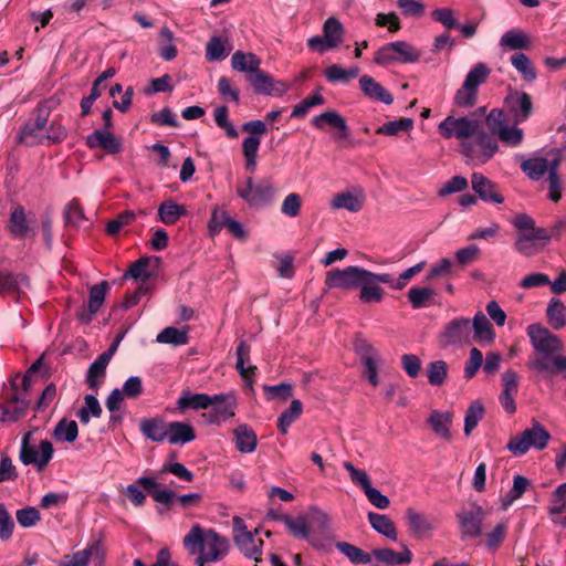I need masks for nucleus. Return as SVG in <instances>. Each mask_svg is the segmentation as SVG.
<instances>
[{
  "instance_id": "obj_53",
  "label": "nucleus",
  "mask_w": 566,
  "mask_h": 566,
  "mask_svg": "<svg viewBox=\"0 0 566 566\" xmlns=\"http://www.w3.org/2000/svg\"><path fill=\"white\" fill-rule=\"evenodd\" d=\"M392 49L397 54V62L399 63H415L421 56V52L406 41H395Z\"/></svg>"
},
{
  "instance_id": "obj_13",
  "label": "nucleus",
  "mask_w": 566,
  "mask_h": 566,
  "mask_svg": "<svg viewBox=\"0 0 566 566\" xmlns=\"http://www.w3.org/2000/svg\"><path fill=\"white\" fill-rule=\"evenodd\" d=\"M245 80L251 84L255 94L283 96L289 91V85L275 80L272 75L261 70L256 74L247 75Z\"/></svg>"
},
{
  "instance_id": "obj_32",
  "label": "nucleus",
  "mask_w": 566,
  "mask_h": 566,
  "mask_svg": "<svg viewBox=\"0 0 566 566\" xmlns=\"http://www.w3.org/2000/svg\"><path fill=\"white\" fill-rule=\"evenodd\" d=\"M250 345L245 340H240L237 345L235 368L240 376L252 387V377L256 373V366L245 367L244 364L250 359Z\"/></svg>"
},
{
  "instance_id": "obj_23",
  "label": "nucleus",
  "mask_w": 566,
  "mask_h": 566,
  "mask_svg": "<svg viewBox=\"0 0 566 566\" xmlns=\"http://www.w3.org/2000/svg\"><path fill=\"white\" fill-rule=\"evenodd\" d=\"M30 220L28 219L24 208L22 206H17L11 211L10 219L8 222L9 232L18 239H23L29 235L34 237L35 231L30 227Z\"/></svg>"
},
{
  "instance_id": "obj_37",
  "label": "nucleus",
  "mask_w": 566,
  "mask_h": 566,
  "mask_svg": "<svg viewBox=\"0 0 566 566\" xmlns=\"http://www.w3.org/2000/svg\"><path fill=\"white\" fill-rule=\"evenodd\" d=\"M357 349L363 355V363L365 366L364 375L368 378L373 386H377L378 368L375 356L370 354L373 352L371 346L366 342H361L359 345H357Z\"/></svg>"
},
{
  "instance_id": "obj_51",
  "label": "nucleus",
  "mask_w": 566,
  "mask_h": 566,
  "mask_svg": "<svg viewBox=\"0 0 566 566\" xmlns=\"http://www.w3.org/2000/svg\"><path fill=\"white\" fill-rule=\"evenodd\" d=\"M336 548L344 554L352 563L366 565L371 562L370 554L347 542H337Z\"/></svg>"
},
{
  "instance_id": "obj_62",
  "label": "nucleus",
  "mask_w": 566,
  "mask_h": 566,
  "mask_svg": "<svg viewBox=\"0 0 566 566\" xmlns=\"http://www.w3.org/2000/svg\"><path fill=\"white\" fill-rule=\"evenodd\" d=\"M64 223L67 227H78L85 219L83 209L77 199H72L63 211Z\"/></svg>"
},
{
  "instance_id": "obj_15",
  "label": "nucleus",
  "mask_w": 566,
  "mask_h": 566,
  "mask_svg": "<svg viewBox=\"0 0 566 566\" xmlns=\"http://www.w3.org/2000/svg\"><path fill=\"white\" fill-rule=\"evenodd\" d=\"M109 291L107 281H102L98 284L92 285L88 291L87 308H82L77 314V318L85 324H88L93 316L99 311L103 305L106 294Z\"/></svg>"
},
{
  "instance_id": "obj_17",
  "label": "nucleus",
  "mask_w": 566,
  "mask_h": 566,
  "mask_svg": "<svg viewBox=\"0 0 566 566\" xmlns=\"http://www.w3.org/2000/svg\"><path fill=\"white\" fill-rule=\"evenodd\" d=\"M390 282L389 273H374L373 276L364 279V283L359 285V300L365 303H379L382 301L385 291L379 283Z\"/></svg>"
},
{
  "instance_id": "obj_57",
  "label": "nucleus",
  "mask_w": 566,
  "mask_h": 566,
  "mask_svg": "<svg viewBox=\"0 0 566 566\" xmlns=\"http://www.w3.org/2000/svg\"><path fill=\"white\" fill-rule=\"evenodd\" d=\"M334 209H346L350 212H357L363 208V200L352 192L337 193L332 201Z\"/></svg>"
},
{
  "instance_id": "obj_49",
  "label": "nucleus",
  "mask_w": 566,
  "mask_h": 566,
  "mask_svg": "<svg viewBox=\"0 0 566 566\" xmlns=\"http://www.w3.org/2000/svg\"><path fill=\"white\" fill-rule=\"evenodd\" d=\"M490 74L491 70L485 63H476L467 74L463 84H465V88L478 91L479 86L488 80Z\"/></svg>"
},
{
  "instance_id": "obj_35",
  "label": "nucleus",
  "mask_w": 566,
  "mask_h": 566,
  "mask_svg": "<svg viewBox=\"0 0 566 566\" xmlns=\"http://www.w3.org/2000/svg\"><path fill=\"white\" fill-rule=\"evenodd\" d=\"M235 447L240 452L251 453L255 450L258 439L255 432L247 424L234 429Z\"/></svg>"
},
{
  "instance_id": "obj_8",
  "label": "nucleus",
  "mask_w": 566,
  "mask_h": 566,
  "mask_svg": "<svg viewBox=\"0 0 566 566\" xmlns=\"http://www.w3.org/2000/svg\"><path fill=\"white\" fill-rule=\"evenodd\" d=\"M497 142L484 130L475 135L474 140L461 142V153L470 160L484 164L497 151Z\"/></svg>"
},
{
  "instance_id": "obj_34",
  "label": "nucleus",
  "mask_w": 566,
  "mask_h": 566,
  "mask_svg": "<svg viewBox=\"0 0 566 566\" xmlns=\"http://www.w3.org/2000/svg\"><path fill=\"white\" fill-rule=\"evenodd\" d=\"M474 331V337L482 344H490L493 342L495 334L492 324L488 319V317L479 312L475 314L471 329Z\"/></svg>"
},
{
  "instance_id": "obj_18",
  "label": "nucleus",
  "mask_w": 566,
  "mask_h": 566,
  "mask_svg": "<svg viewBox=\"0 0 566 566\" xmlns=\"http://www.w3.org/2000/svg\"><path fill=\"white\" fill-rule=\"evenodd\" d=\"M471 185L474 192L484 202L500 205L504 201L499 186L482 174L473 172L471 176Z\"/></svg>"
},
{
  "instance_id": "obj_45",
  "label": "nucleus",
  "mask_w": 566,
  "mask_h": 566,
  "mask_svg": "<svg viewBox=\"0 0 566 566\" xmlns=\"http://www.w3.org/2000/svg\"><path fill=\"white\" fill-rule=\"evenodd\" d=\"M428 423L437 434L446 439L450 438V426L452 423L451 412L433 410L428 418Z\"/></svg>"
},
{
  "instance_id": "obj_16",
  "label": "nucleus",
  "mask_w": 566,
  "mask_h": 566,
  "mask_svg": "<svg viewBox=\"0 0 566 566\" xmlns=\"http://www.w3.org/2000/svg\"><path fill=\"white\" fill-rule=\"evenodd\" d=\"M211 407L213 410L209 413L210 423H219L220 419L227 420L235 415V395L232 391L211 395Z\"/></svg>"
},
{
  "instance_id": "obj_58",
  "label": "nucleus",
  "mask_w": 566,
  "mask_h": 566,
  "mask_svg": "<svg viewBox=\"0 0 566 566\" xmlns=\"http://www.w3.org/2000/svg\"><path fill=\"white\" fill-rule=\"evenodd\" d=\"M274 193L275 189L269 179L258 181L253 187V206L271 202Z\"/></svg>"
},
{
  "instance_id": "obj_41",
  "label": "nucleus",
  "mask_w": 566,
  "mask_h": 566,
  "mask_svg": "<svg viewBox=\"0 0 566 566\" xmlns=\"http://www.w3.org/2000/svg\"><path fill=\"white\" fill-rule=\"evenodd\" d=\"M546 316L553 329H562L566 325V307L563 302L553 297L546 308Z\"/></svg>"
},
{
  "instance_id": "obj_59",
  "label": "nucleus",
  "mask_w": 566,
  "mask_h": 566,
  "mask_svg": "<svg viewBox=\"0 0 566 566\" xmlns=\"http://www.w3.org/2000/svg\"><path fill=\"white\" fill-rule=\"evenodd\" d=\"M213 117L217 126L223 129L229 138H238V130L229 120V109L226 105L218 106L213 112Z\"/></svg>"
},
{
  "instance_id": "obj_33",
  "label": "nucleus",
  "mask_w": 566,
  "mask_h": 566,
  "mask_svg": "<svg viewBox=\"0 0 566 566\" xmlns=\"http://www.w3.org/2000/svg\"><path fill=\"white\" fill-rule=\"evenodd\" d=\"M109 361L103 356L98 357L90 365L86 373V382L90 389L97 390L106 376V368Z\"/></svg>"
},
{
  "instance_id": "obj_39",
  "label": "nucleus",
  "mask_w": 566,
  "mask_h": 566,
  "mask_svg": "<svg viewBox=\"0 0 566 566\" xmlns=\"http://www.w3.org/2000/svg\"><path fill=\"white\" fill-rule=\"evenodd\" d=\"M500 45L514 51L528 50L531 48V40L523 31L511 29L501 36Z\"/></svg>"
},
{
  "instance_id": "obj_46",
  "label": "nucleus",
  "mask_w": 566,
  "mask_h": 566,
  "mask_svg": "<svg viewBox=\"0 0 566 566\" xmlns=\"http://www.w3.org/2000/svg\"><path fill=\"white\" fill-rule=\"evenodd\" d=\"M78 436V426L76 421H67L65 418L61 419L53 430V438L56 441L74 442Z\"/></svg>"
},
{
  "instance_id": "obj_9",
  "label": "nucleus",
  "mask_w": 566,
  "mask_h": 566,
  "mask_svg": "<svg viewBox=\"0 0 566 566\" xmlns=\"http://www.w3.org/2000/svg\"><path fill=\"white\" fill-rule=\"evenodd\" d=\"M479 132V120L468 117L454 118L453 116H448L439 124V133L447 139L455 137L462 142L469 140V138L475 136Z\"/></svg>"
},
{
  "instance_id": "obj_21",
  "label": "nucleus",
  "mask_w": 566,
  "mask_h": 566,
  "mask_svg": "<svg viewBox=\"0 0 566 566\" xmlns=\"http://www.w3.org/2000/svg\"><path fill=\"white\" fill-rule=\"evenodd\" d=\"M86 146L91 149L102 148L111 155L122 151L120 139L106 129H96L88 135L86 137Z\"/></svg>"
},
{
  "instance_id": "obj_54",
  "label": "nucleus",
  "mask_w": 566,
  "mask_h": 566,
  "mask_svg": "<svg viewBox=\"0 0 566 566\" xmlns=\"http://www.w3.org/2000/svg\"><path fill=\"white\" fill-rule=\"evenodd\" d=\"M448 364L444 360L430 361L426 367L428 381L432 386H441L448 377Z\"/></svg>"
},
{
  "instance_id": "obj_26",
  "label": "nucleus",
  "mask_w": 566,
  "mask_h": 566,
  "mask_svg": "<svg viewBox=\"0 0 566 566\" xmlns=\"http://www.w3.org/2000/svg\"><path fill=\"white\" fill-rule=\"evenodd\" d=\"M167 429L168 422H165L159 417L144 418L140 420V431L143 436L154 442H161L167 439Z\"/></svg>"
},
{
  "instance_id": "obj_19",
  "label": "nucleus",
  "mask_w": 566,
  "mask_h": 566,
  "mask_svg": "<svg viewBox=\"0 0 566 566\" xmlns=\"http://www.w3.org/2000/svg\"><path fill=\"white\" fill-rule=\"evenodd\" d=\"M505 104L514 116L515 123H523L530 118L533 112L531 95L525 92L514 91L505 97Z\"/></svg>"
},
{
  "instance_id": "obj_63",
  "label": "nucleus",
  "mask_w": 566,
  "mask_h": 566,
  "mask_svg": "<svg viewBox=\"0 0 566 566\" xmlns=\"http://www.w3.org/2000/svg\"><path fill=\"white\" fill-rule=\"evenodd\" d=\"M136 219V214L132 210L120 212L116 218L109 220L106 224V233L111 237L117 235L120 230L132 224Z\"/></svg>"
},
{
  "instance_id": "obj_31",
  "label": "nucleus",
  "mask_w": 566,
  "mask_h": 566,
  "mask_svg": "<svg viewBox=\"0 0 566 566\" xmlns=\"http://www.w3.org/2000/svg\"><path fill=\"white\" fill-rule=\"evenodd\" d=\"M177 407L180 411L208 409L211 407V395L192 394L190 390H184L177 400Z\"/></svg>"
},
{
  "instance_id": "obj_7",
  "label": "nucleus",
  "mask_w": 566,
  "mask_h": 566,
  "mask_svg": "<svg viewBox=\"0 0 566 566\" xmlns=\"http://www.w3.org/2000/svg\"><path fill=\"white\" fill-rule=\"evenodd\" d=\"M369 276H373V272L360 266L333 269L326 273L325 285L328 289L355 290Z\"/></svg>"
},
{
  "instance_id": "obj_38",
  "label": "nucleus",
  "mask_w": 566,
  "mask_h": 566,
  "mask_svg": "<svg viewBox=\"0 0 566 566\" xmlns=\"http://www.w3.org/2000/svg\"><path fill=\"white\" fill-rule=\"evenodd\" d=\"M101 547L94 543L85 549L78 551L72 555H65L59 563V566H87L92 556H99Z\"/></svg>"
},
{
  "instance_id": "obj_60",
  "label": "nucleus",
  "mask_w": 566,
  "mask_h": 566,
  "mask_svg": "<svg viewBox=\"0 0 566 566\" xmlns=\"http://www.w3.org/2000/svg\"><path fill=\"white\" fill-rule=\"evenodd\" d=\"M530 480L523 475H515L513 480V488L502 500V505L507 509L515 500L520 499L527 490Z\"/></svg>"
},
{
  "instance_id": "obj_56",
  "label": "nucleus",
  "mask_w": 566,
  "mask_h": 566,
  "mask_svg": "<svg viewBox=\"0 0 566 566\" xmlns=\"http://www.w3.org/2000/svg\"><path fill=\"white\" fill-rule=\"evenodd\" d=\"M434 294L436 292L431 287L412 286L408 291V300L413 308H422L428 306Z\"/></svg>"
},
{
  "instance_id": "obj_2",
  "label": "nucleus",
  "mask_w": 566,
  "mask_h": 566,
  "mask_svg": "<svg viewBox=\"0 0 566 566\" xmlns=\"http://www.w3.org/2000/svg\"><path fill=\"white\" fill-rule=\"evenodd\" d=\"M184 547L189 554L203 553L212 562L226 557L230 551V542L213 528L203 530L195 524L182 539Z\"/></svg>"
},
{
  "instance_id": "obj_52",
  "label": "nucleus",
  "mask_w": 566,
  "mask_h": 566,
  "mask_svg": "<svg viewBox=\"0 0 566 566\" xmlns=\"http://www.w3.org/2000/svg\"><path fill=\"white\" fill-rule=\"evenodd\" d=\"M158 343L170 344L174 346L186 345L189 342V336L187 331H180L176 327L168 326L164 328L158 335Z\"/></svg>"
},
{
  "instance_id": "obj_6",
  "label": "nucleus",
  "mask_w": 566,
  "mask_h": 566,
  "mask_svg": "<svg viewBox=\"0 0 566 566\" xmlns=\"http://www.w3.org/2000/svg\"><path fill=\"white\" fill-rule=\"evenodd\" d=\"M34 118L29 119L21 127L17 143L27 147L42 145L45 142V126L49 122L50 112L45 107H36L33 112Z\"/></svg>"
},
{
  "instance_id": "obj_1",
  "label": "nucleus",
  "mask_w": 566,
  "mask_h": 566,
  "mask_svg": "<svg viewBox=\"0 0 566 566\" xmlns=\"http://www.w3.org/2000/svg\"><path fill=\"white\" fill-rule=\"evenodd\" d=\"M527 336L534 349L527 367L545 377L562 375L566 379V356L560 355L564 348L560 338L541 324H531Z\"/></svg>"
},
{
  "instance_id": "obj_27",
  "label": "nucleus",
  "mask_w": 566,
  "mask_h": 566,
  "mask_svg": "<svg viewBox=\"0 0 566 566\" xmlns=\"http://www.w3.org/2000/svg\"><path fill=\"white\" fill-rule=\"evenodd\" d=\"M311 124L317 129H323L324 125L327 124L339 130L340 138H346L348 136V126L346 120L336 111H326L321 115L313 117Z\"/></svg>"
},
{
  "instance_id": "obj_44",
  "label": "nucleus",
  "mask_w": 566,
  "mask_h": 566,
  "mask_svg": "<svg viewBox=\"0 0 566 566\" xmlns=\"http://www.w3.org/2000/svg\"><path fill=\"white\" fill-rule=\"evenodd\" d=\"M368 521L373 528L378 533L385 535L386 537L396 541L397 539V531L394 522L384 514L369 512Z\"/></svg>"
},
{
  "instance_id": "obj_20",
  "label": "nucleus",
  "mask_w": 566,
  "mask_h": 566,
  "mask_svg": "<svg viewBox=\"0 0 566 566\" xmlns=\"http://www.w3.org/2000/svg\"><path fill=\"white\" fill-rule=\"evenodd\" d=\"M161 265V259L159 256H142L133 262L127 271L124 273V279L140 280L142 283H147L148 280L156 275L149 268L158 270Z\"/></svg>"
},
{
  "instance_id": "obj_22",
  "label": "nucleus",
  "mask_w": 566,
  "mask_h": 566,
  "mask_svg": "<svg viewBox=\"0 0 566 566\" xmlns=\"http://www.w3.org/2000/svg\"><path fill=\"white\" fill-rule=\"evenodd\" d=\"M30 287V280L23 273H12L0 270V296L20 295L24 289Z\"/></svg>"
},
{
  "instance_id": "obj_36",
  "label": "nucleus",
  "mask_w": 566,
  "mask_h": 566,
  "mask_svg": "<svg viewBox=\"0 0 566 566\" xmlns=\"http://www.w3.org/2000/svg\"><path fill=\"white\" fill-rule=\"evenodd\" d=\"M187 214V209L182 205H178L171 199L164 201L158 207V218L159 220L167 224L176 223L181 217Z\"/></svg>"
},
{
  "instance_id": "obj_30",
  "label": "nucleus",
  "mask_w": 566,
  "mask_h": 566,
  "mask_svg": "<svg viewBox=\"0 0 566 566\" xmlns=\"http://www.w3.org/2000/svg\"><path fill=\"white\" fill-rule=\"evenodd\" d=\"M167 440L171 444H185L196 439V432L191 424L172 421L168 422Z\"/></svg>"
},
{
  "instance_id": "obj_47",
  "label": "nucleus",
  "mask_w": 566,
  "mask_h": 566,
  "mask_svg": "<svg viewBox=\"0 0 566 566\" xmlns=\"http://www.w3.org/2000/svg\"><path fill=\"white\" fill-rule=\"evenodd\" d=\"M510 61L525 81L533 82L536 78L537 72L526 54L515 53L510 57Z\"/></svg>"
},
{
  "instance_id": "obj_43",
  "label": "nucleus",
  "mask_w": 566,
  "mask_h": 566,
  "mask_svg": "<svg viewBox=\"0 0 566 566\" xmlns=\"http://www.w3.org/2000/svg\"><path fill=\"white\" fill-rule=\"evenodd\" d=\"M174 41H175V36H174L172 31L167 27H163L160 29L159 40H158V43H159L158 54L163 60L171 61L177 56L178 50H177V46L174 44Z\"/></svg>"
},
{
  "instance_id": "obj_42",
  "label": "nucleus",
  "mask_w": 566,
  "mask_h": 566,
  "mask_svg": "<svg viewBox=\"0 0 566 566\" xmlns=\"http://www.w3.org/2000/svg\"><path fill=\"white\" fill-rule=\"evenodd\" d=\"M344 27L338 19L329 17L323 24V35L325 43L329 46L336 48L343 41Z\"/></svg>"
},
{
  "instance_id": "obj_48",
  "label": "nucleus",
  "mask_w": 566,
  "mask_h": 566,
  "mask_svg": "<svg viewBox=\"0 0 566 566\" xmlns=\"http://www.w3.org/2000/svg\"><path fill=\"white\" fill-rule=\"evenodd\" d=\"M484 412V406L480 400H473L469 405L464 417L465 436H470L471 432L476 428L478 423L483 419Z\"/></svg>"
},
{
  "instance_id": "obj_3",
  "label": "nucleus",
  "mask_w": 566,
  "mask_h": 566,
  "mask_svg": "<svg viewBox=\"0 0 566 566\" xmlns=\"http://www.w3.org/2000/svg\"><path fill=\"white\" fill-rule=\"evenodd\" d=\"M140 488H143L155 502L166 507H171L175 492L169 489H158V483L150 476H140L134 483L127 485L125 495L135 506H143L146 501V495Z\"/></svg>"
},
{
  "instance_id": "obj_50",
  "label": "nucleus",
  "mask_w": 566,
  "mask_h": 566,
  "mask_svg": "<svg viewBox=\"0 0 566 566\" xmlns=\"http://www.w3.org/2000/svg\"><path fill=\"white\" fill-rule=\"evenodd\" d=\"M303 405L300 400H292L290 407L277 419V428L281 433H287L290 426L302 415Z\"/></svg>"
},
{
  "instance_id": "obj_25",
  "label": "nucleus",
  "mask_w": 566,
  "mask_h": 566,
  "mask_svg": "<svg viewBox=\"0 0 566 566\" xmlns=\"http://www.w3.org/2000/svg\"><path fill=\"white\" fill-rule=\"evenodd\" d=\"M233 541L245 557L254 559L255 563L261 562L262 547L264 544L262 539H255L251 532H243L233 535Z\"/></svg>"
},
{
  "instance_id": "obj_24",
  "label": "nucleus",
  "mask_w": 566,
  "mask_h": 566,
  "mask_svg": "<svg viewBox=\"0 0 566 566\" xmlns=\"http://www.w3.org/2000/svg\"><path fill=\"white\" fill-rule=\"evenodd\" d=\"M359 86L364 95L373 101L381 102L386 105H390L394 102L392 94L370 75L365 74L360 76Z\"/></svg>"
},
{
  "instance_id": "obj_61",
  "label": "nucleus",
  "mask_w": 566,
  "mask_h": 566,
  "mask_svg": "<svg viewBox=\"0 0 566 566\" xmlns=\"http://www.w3.org/2000/svg\"><path fill=\"white\" fill-rule=\"evenodd\" d=\"M413 127V119L402 117L398 120L387 122L377 128L376 134L395 136L400 132H408Z\"/></svg>"
},
{
  "instance_id": "obj_29",
  "label": "nucleus",
  "mask_w": 566,
  "mask_h": 566,
  "mask_svg": "<svg viewBox=\"0 0 566 566\" xmlns=\"http://www.w3.org/2000/svg\"><path fill=\"white\" fill-rule=\"evenodd\" d=\"M261 60L254 53L237 51L231 57V66L238 72H244L247 75L256 74L261 71Z\"/></svg>"
},
{
  "instance_id": "obj_14",
  "label": "nucleus",
  "mask_w": 566,
  "mask_h": 566,
  "mask_svg": "<svg viewBox=\"0 0 566 566\" xmlns=\"http://www.w3.org/2000/svg\"><path fill=\"white\" fill-rule=\"evenodd\" d=\"M3 403L0 405V421H17L22 418L29 407V401L19 392L6 390L2 395Z\"/></svg>"
},
{
  "instance_id": "obj_64",
  "label": "nucleus",
  "mask_w": 566,
  "mask_h": 566,
  "mask_svg": "<svg viewBox=\"0 0 566 566\" xmlns=\"http://www.w3.org/2000/svg\"><path fill=\"white\" fill-rule=\"evenodd\" d=\"M263 391L268 400L286 401L293 395V387L287 382H281L274 386L264 385Z\"/></svg>"
},
{
  "instance_id": "obj_5",
  "label": "nucleus",
  "mask_w": 566,
  "mask_h": 566,
  "mask_svg": "<svg viewBox=\"0 0 566 566\" xmlns=\"http://www.w3.org/2000/svg\"><path fill=\"white\" fill-rule=\"evenodd\" d=\"M549 439V432L541 423L535 422L532 428L525 429L521 434L511 438L507 449L514 455H523L531 447L538 450L545 449Z\"/></svg>"
},
{
  "instance_id": "obj_12",
  "label": "nucleus",
  "mask_w": 566,
  "mask_h": 566,
  "mask_svg": "<svg viewBox=\"0 0 566 566\" xmlns=\"http://www.w3.org/2000/svg\"><path fill=\"white\" fill-rule=\"evenodd\" d=\"M485 517L484 510L472 504L469 510H463L457 514L462 538H475L482 534V523Z\"/></svg>"
},
{
  "instance_id": "obj_10",
  "label": "nucleus",
  "mask_w": 566,
  "mask_h": 566,
  "mask_svg": "<svg viewBox=\"0 0 566 566\" xmlns=\"http://www.w3.org/2000/svg\"><path fill=\"white\" fill-rule=\"evenodd\" d=\"M281 522H283L289 530V532L296 538L307 539L310 536L311 526L314 527L317 525L322 533H325L328 525V518L323 513H317L312 517L311 524L307 523L306 517L303 515H298L296 517L292 516H282Z\"/></svg>"
},
{
  "instance_id": "obj_40",
  "label": "nucleus",
  "mask_w": 566,
  "mask_h": 566,
  "mask_svg": "<svg viewBox=\"0 0 566 566\" xmlns=\"http://www.w3.org/2000/svg\"><path fill=\"white\" fill-rule=\"evenodd\" d=\"M521 169L532 180L542 179L549 170L548 159L545 157H533L521 164Z\"/></svg>"
},
{
  "instance_id": "obj_4",
  "label": "nucleus",
  "mask_w": 566,
  "mask_h": 566,
  "mask_svg": "<svg viewBox=\"0 0 566 566\" xmlns=\"http://www.w3.org/2000/svg\"><path fill=\"white\" fill-rule=\"evenodd\" d=\"M32 432H27L21 440L19 459L24 465H34L38 472L43 471L53 458L54 448L49 440H41L39 447L31 444Z\"/></svg>"
},
{
  "instance_id": "obj_28",
  "label": "nucleus",
  "mask_w": 566,
  "mask_h": 566,
  "mask_svg": "<svg viewBox=\"0 0 566 566\" xmlns=\"http://www.w3.org/2000/svg\"><path fill=\"white\" fill-rule=\"evenodd\" d=\"M403 549L400 553L395 552L391 548H375L373 551L374 557L385 564L389 565H409L412 562V553L411 551L403 545Z\"/></svg>"
},
{
  "instance_id": "obj_11",
  "label": "nucleus",
  "mask_w": 566,
  "mask_h": 566,
  "mask_svg": "<svg viewBox=\"0 0 566 566\" xmlns=\"http://www.w3.org/2000/svg\"><path fill=\"white\" fill-rule=\"evenodd\" d=\"M471 335V321L465 317H457L450 321L439 334V344L442 347L460 345L469 340Z\"/></svg>"
},
{
  "instance_id": "obj_55",
  "label": "nucleus",
  "mask_w": 566,
  "mask_h": 566,
  "mask_svg": "<svg viewBox=\"0 0 566 566\" xmlns=\"http://www.w3.org/2000/svg\"><path fill=\"white\" fill-rule=\"evenodd\" d=\"M103 410L97 398L93 395H86L84 397V407L77 411L76 416L83 424H87L91 417L99 418Z\"/></svg>"
}]
</instances>
